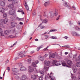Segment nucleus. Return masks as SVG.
Wrapping results in <instances>:
<instances>
[{
    "instance_id": "1",
    "label": "nucleus",
    "mask_w": 80,
    "mask_h": 80,
    "mask_svg": "<svg viewBox=\"0 0 80 80\" xmlns=\"http://www.w3.org/2000/svg\"><path fill=\"white\" fill-rule=\"evenodd\" d=\"M52 64L54 66H58V65H62V66L64 67L66 66V63L64 62H63L61 61H57V60H54L52 62Z\"/></svg>"
},
{
    "instance_id": "2",
    "label": "nucleus",
    "mask_w": 80,
    "mask_h": 80,
    "mask_svg": "<svg viewBox=\"0 0 80 80\" xmlns=\"http://www.w3.org/2000/svg\"><path fill=\"white\" fill-rule=\"evenodd\" d=\"M8 22V19L7 18H5L4 19H1L0 21V27H3V23L5 24L7 23Z\"/></svg>"
},
{
    "instance_id": "3",
    "label": "nucleus",
    "mask_w": 80,
    "mask_h": 80,
    "mask_svg": "<svg viewBox=\"0 0 80 80\" xmlns=\"http://www.w3.org/2000/svg\"><path fill=\"white\" fill-rule=\"evenodd\" d=\"M44 75V72L43 71H41L39 72L37 74V76L38 77H39V76H41V77H39V80H43V76Z\"/></svg>"
},
{
    "instance_id": "4",
    "label": "nucleus",
    "mask_w": 80,
    "mask_h": 80,
    "mask_svg": "<svg viewBox=\"0 0 80 80\" xmlns=\"http://www.w3.org/2000/svg\"><path fill=\"white\" fill-rule=\"evenodd\" d=\"M11 15L12 16V17L11 18V19L12 21L14 19L15 17L16 16V14H15V10L12 9V11H11Z\"/></svg>"
},
{
    "instance_id": "5",
    "label": "nucleus",
    "mask_w": 80,
    "mask_h": 80,
    "mask_svg": "<svg viewBox=\"0 0 80 80\" xmlns=\"http://www.w3.org/2000/svg\"><path fill=\"white\" fill-rule=\"evenodd\" d=\"M11 2L12 4L11 5V8H13V4H17V3H18V1L17 0H14L11 1Z\"/></svg>"
},
{
    "instance_id": "6",
    "label": "nucleus",
    "mask_w": 80,
    "mask_h": 80,
    "mask_svg": "<svg viewBox=\"0 0 80 80\" xmlns=\"http://www.w3.org/2000/svg\"><path fill=\"white\" fill-rule=\"evenodd\" d=\"M73 64V62L71 60H68L67 61V64L66 65V67H70V66L72 65Z\"/></svg>"
},
{
    "instance_id": "7",
    "label": "nucleus",
    "mask_w": 80,
    "mask_h": 80,
    "mask_svg": "<svg viewBox=\"0 0 80 80\" xmlns=\"http://www.w3.org/2000/svg\"><path fill=\"white\" fill-rule=\"evenodd\" d=\"M12 71L14 72L15 73L14 74V75H17L18 72H19V70L18 68H12Z\"/></svg>"
},
{
    "instance_id": "8",
    "label": "nucleus",
    "mask_w": 80,
    "mask_h": 80,
    "mask_svg": "<svg viewBox=\"0 0 80 80\" xmlns=\"http://www.w3.org/2000/svg\"><path fill=\"white\" fill-rule=\"evenodd\" d=\"M72 36L76 37L77 36H80V34L77 32L75 31H72Z\"/></svg>"
},
{
    "instance_id": "9",
    "label": "nucleus",
    "mask_w": 80,
    "mask_h": 80,
    "mask_svg": "<svg viewBox=\"0 0 80 80\" xmlns=\"http://www.w3.org/2000/svg\"><path fill=\"white\" fill-rule=\"evenodd\" d=\"M38 76H37V75H36L35 74L32 75L31 76V79H32V80H36Z\"/></svg>"
},
{
    "instance_id": "10",
    "label": "nucleus",
    "mask_w": 80,
    "mask_h": 80,
    "mask_svg": "<svg viewBox=\"0 0 80 80\" xmlns=\"http://www.w3.org/2000/svg\"><path fill=\"white\" fill-rule=\"evenodd\" d=\"M27 78V76L25 75H23L20 78V79L21 80H25Z\"/></svg>"
},
{
    "instance_id": "11",
    "label": "nucleus",
    "mask_w": 80,
    "mask_h": 80,
    "mask_svg": "<svg viewBox=\"0 0 80 80\" xmlns=\"http://www.w3.org/2000/svg\"><path fill=\"white\" fill-rule=\"evenodd\" d=\"M0 6H1V7H5V2L2 1H0Z\"/></svg>"
},
{
    "instance_id": "12",
    "label": "nucleus",
    "mask_w": 80,
    "mask_h": 80,
    "mask_svg": "<svg viewBox=\"0 0 80 80\" xmlns=\"http://www.w3.org/2000/svg\"><path fill=\"white\" fill-rule=\"evenodd\" d=\"M44 63L46 66H48L49 65H50V62L48 61L45 60L44 61Z\"/></svg>"
},
{
    "instance_id": "13",
    "label": "nucleus",
    "mask_w": 80,
    "mask_h": 80,
    "mask_svg": "<svg viewBox=\"0 0 80 80\" xmlns=\"http://www.w3.org/2000/svg\"><path fill=\"white\" fill-rule=\"evenodd\" d=\"M55 56H56V54L54 53L50 54V57L49 58H55Z\"/></svg>"
},
{
    "instance_id": "14",
    "label": "nucleus",
    "mask_w": 80,
    "mask_h": 80,
    "mask_svg": "<svg viewBox=\"0 0 80 80\" xmlns=\"http://www.w3.org/2000/svg\"><path fill=\"white\" fill-rule=\"evenodd\" d=\"M28 68L29 72H33L34 71V68L31 66H29Z\"/></svg>"
},
{
    "instance_id": "15",
    "label": "nucleus",
    "mask_w": 80,
    "mask_h": 80,
    "mask_svg": "<svg viewBox=\"0 0 80 80\" xmlns=\"http://www.w3.org/2000/svg\"><path fill=\"white\" fill-rule=\"evenodd\" d=\"M10 33V31L8 30H7L4 31V33L5 35H9Z\"/></svg>"
},
{
    "instance_id": "16",
    "label": "nucleus",
    "mask_w": 80,
    "mask_h": 80,
    "mask_svg": "<svg viewBox=\"0 0 80 80\" xmlns=\"http://www.w3.org/2000/svg\"><path fill=\"white\" fill-rule=\"evenodd\" d=\"M20 70L21 71H26L27 70V68L23 66L20 68Z\"/></svg>"
},
{
    "instance_id": "17",
    "label": "nucleus",
    "mask_w": 80,
    "mask_h": 80,
    "mask_svg": "<svg viewBox=\"0 0 80 80\" xmlns=\"http://www.w3.org/2000/svg\"><path fill=\"white\" fill-rule=\"evenodd\" d=\"M24 6L25 7L26 9L28 11V10H29V7H28V5H27V2H25Z\"/></svg>"
},
{
    "instance_id": "18",
    "label": "nucleus",
    "mask_w": 80,
    "mask_h": 80,
    "mask_svg": "<svg viewBox=\"0 0 80 80\" xmlns=\"http://www.w3.org/2000/svg\"><path fill=\"white\" fill-rule=\"evenodd\" d=\"M42 21V22L40 24V25H42L43 23H47L48 22V20L46 19H44Z\"/></svg>"
},
{
    "instance_id": "19",
    "label": "nucleus",
    "mask_w": 80,
    "mask_h": 80,
    "mask_svg": "<svg viewBox=\"0 0 80 80\" xmlns=\"http://www.w3.org/2000/svg\"><path fill=\"white\" fill-rule=\"evenodd\" d=\"M72 70L74 73H76L77 71V68L75 66H74L72 68Z\"/></svg>"
},
{
    "instance_id": "20",
    "label": "nucleus",
    "mask_w": 80,
    "mask_h": 80,
    "mask_svg": "<svg viewBox=\"0 0 80 80\" xmlns=\"http://www.w3.org/2000/svg\"><path fill=\"white\" fill-rule=\"evenodd\" d=\"M0 12H2V13H3L5 12V9L2 8H0Z\"/></svg>"
},
{
    "instance_id": "21",
    "label": "nucleus",
    "mask_w": 80,
    "mask_h": 80,
    "mask_svg": "<svg viewBox=\"0 0 80 80\" xmlns=\"http://www.w3.org/2000/svg\"><path fill=\"white\" fill-rule=\"evenodd\" d=\"M71 74L72 75V77L73 80H78V79L76 78L75 76L73 77V75L72 73H71Z\"/></svg>"
},
{
    "instance_id": "22",
    "label": "nucleus",
    "mask_w": 80,
    "mask_h": 80,
    "mask_svg": "<svg viewBox=\"0 0 80 80\" xmlns=\"http://www.w3.org/2000/svg\"><path fill=\"white\" fill-rule=\"evenodd\" d=\"M2 32H3V31H2V28H0V35L3 37L4 36V34L2 33Z\"/></svg>"
},
{
    "instance_id": "23",
    "label": "nucleus",
    "mask_w": 80,
    "mask_h": 80,
    "mask_svg": "<svg viewBox=\"0 0 80 80\" xmlns=\"http://www.w3.org/2000/svg\"><path fill=\"white\" fill-rule=\"evenodd\" d=\"M23 53V52H21L19 54V55L22 58V57H25V56L24 55H22Z\"/></svg>"
},
{
    "instance_id": "24",
    "label": "nucleus",
    "mask_w": 80,
    "mask_h": 80,
    "mask_svg": "<svg viewBox=\"0 0 80 80\" xmlns=\"http://www.w3.org/2000/svg\"><path fill=\"white\" fill-rule=\"evenodd\" d=\"M11 24L12 27H15V24H17V23L14 22H12L11 23Z\"/></svg>"
},
{
    "instance_id": "25",
    "label": "nucleus",
    "mask_w": 80,
    "mask_h": 80,
    "mask_svg": "<svg viewBox=\"0 0 80 80\" xmlns=\"http://www.w3.org/2000/svg\"><path fill=\"white\" fill-rule=\"evenodd\" d=\"M74 29H76V30H78L80 31V28L78 27V26H74Z\"/></svg>"
},
{
    "instance_id": "26",
    "label": "nucleus",
    "mask_w": 80,
    "mask_h": 80,
    "mask_svg": "<svg viewBox=\"0 0 80 80\" xmlns=\"http://www.w3.org/2000/svg\"><path fill=\"white\" fill-rule=\"evenodd\" d=\"M76 65L77 67H80V62H78L76 63Z\"/></svg>"
},
{
    "instance_id": "27",
    "label": "nucleus",
    "mask_w": 80,
    "mask_h": 80,
    "mask_svg": "<svg viewBox=\"0 0 80 80\" xmlns=\"http://www.w3.org/2000/svg\"><path fill=\"white\" fill-rule=\"evenodd\" d=\"M32 65L33 67H37V64H36V63H35V62H33L32 63Z\"/></svg>"
},
{
    "instance_id": "28",
    "label": "nucleus",
    "mask_w": 80,
    "mask_h": 80,
    "mask_svg": "<svg viewBox=\"0 0 80 80\" xmlns=\"http://www.w3.org/2000/svg\"><path fill=\"white\" fill-rule=\"evenodd\" d=\"M64 5L65 7H68V6L69 5V4L68 2H65L64 3Z\"/></svg>"
},
{
    "instance_id": "29",
    "label": "nucleus",
    "mask_w": 80,
    "mask_h": 80,
    "mask_svg": "<svg viewBox=\"0 0 80 80\" xmlns=\"http://www.w3.org/2000/svg\"><path fill=\"white\" fill-rule=\"evenodd\" d=\"M38 58L39 60H43V57H42L41 56H39L38 57Z\"/></svg>"
},
{
    "instance_id": "30",
    "label": "nucleus",
    "mask_w": 80,
    "mask_h": 80,
    "mask_svg": "<svg viewBox=\"0 0 80 80\" xmlns=\"http://www.w3.org/2000/svg\"><path fill=\"white\" fill-rule=\"evenodd\" d=\"M50 4V2H46L44 3V5L46 7V6H47L48 5H49Z\"/></svg>"
},
{
    "instance_id": "31",
    "label": "nucleus",
    "mask_w": 80,
    "mask_h": 80,
    "mask_svg": "<svg viewBox=\"0 0 80 80\" xmlns=\"http://www.w3.org/2000/svg\"><path fill=\"white\" fill-rule=\"evenodd\" d=\"M43 48V45H42L41 46L38 47L37 49V51L38 52V51H39V50H40V48Z\"/></svg>"
},
{
    "instance_id": "32",
    "label": "nucleus",
    "mask_w": 80,
    "mask_h": 80,
    "mask_svg": "<svg viewBox=\"0 0 80 80\" xmlns=\"http://www.w3.org/2000/svg\"><path fill=\"white\" fill-rule=\"evenodd\" d=\"M7 14L6 13H4L3 14V18H7Z\"/></svg>"
},
{
    "instance_id": "33",
    "label": "nucleus",
    "mask_w": 80,
    "mask_h": 80,
    "mask_svg": "<svg viewBox=\"0 0 80 80\" xmlns=\"http://www.w3.org/2000/svg\"><path fill=\"white\" fill-rule=\"evenodd\" d=\"M15 78L17 80H19V79H20V77L18 76H16L15 77Z\"/></svg>"
},
{
    "instance_id": "34",
    "label": "nucleus",
    "mask_w": 80,
    "mask_h": 80,
    "mask_svg": "<svg viewBox=\"0 0 80 80\" xmlns=\"http://www.w3.org/2000/svg\"><path fill=\"white\" fill-rule=\"evenodd\" d=\"M50 38H52V39H57L58 38L56 36H51Z\"/></svg>"
},
{
    "instance_id": "35",
    "label": "nucleus",
    "mask_w": 80,
    "mask_h": 80,
    "mask_svg": "<svg viewBox=\"0 0 80 80\" xmlns=\"http://www.w3.org/2000/svg\"><path fill=\"white\" fill-rule=\"evenodd\" d=\"M44 70H45L44 72L48 71V67H45L44 68Z\"/></svg>"
},
{
    "instance_id": "36",
    "label": "nucleus",
    "mask_w": 80,
    "mask_h": 80,
    "mask_svg": "<svg viewBox=\"0 0 80 80\" xmlns=\"http://www.w3.org/2000/svg\"><path fill=\"white\" fill-rule=\"evenodd\" d=\"M54 15L55 16H57L58 15V12H57V10H55Z\"/></svg>"
},
{
    "instance_id": "37",
    "label": "nucleus",
    "mask_w": 80,
    "mask_h": 80,
    "mask_svg": "<svg viewBox=\"0 0 80 80\" xmlns=\"http://www.w3.org/2000/svg\"><path fill=\"white\" fill-rule=\"evenodd\" d=\"M16 18L17 20H18L19 21H22L23 20V18H20L18 17H17Z\"/></svg>"
},
{
    "instance_id": "38",
    "label": "nucleus",
    "mask_w": 80,
    "mask_h": 80,
    "mask_svg": "<svg viewBox=\"0 0 80 80\" xmlns=\"http://www.w3.org/2000/svg\"><path fill=\"white\" fill-rule=\"evenodd\" d=\"M57 31V30L55 29H52L49 31V32H56Z\"/></svg>"
},
{
    "instance_id": "39",
    "label": "nucleus",
    "mask_w": 80,
    "mask_h": 80,
    "mask_svg": "<svg viewBox=\"0 0 80 80\" xmlns=\"http://www.w3.org/2000/svg\"><path fill=\"white\" fill-rule=\"evenodd\" d=\"M77 57V54L74 55L73 57V60H75L76 58V57Z\"/></svg>"
},
{
    "instance_id": "40",
    "label": "nucleus",
    "mask_w": 80,
    "mask_h": 80,
    "mask_svg": "<svg viewBox=\"0 0 80 80\" xmlns=\"http://www.w3.org/2000/svg\"><path fill=\"white\" fill-rule=\"evenodd\" d=\"M18 65L19 67H22L23 65V64L21 63H18Z\"/></svg>"
},
{
    "instance_id": "41",
    "label": "nucleus",
    "mask_w": 80,
    "mask_h": 80,
    "mask_svg": "<svg viewBox=\"0 0 80 80\" xmlns=\"http://www.w3.org/2000/svg\"><path fill=\"white\" fill-rule=\"evenodd\" d=\"M23 12V10L21 9L18 11V12Z\"/></svg>"
},
{
    "instance_id": "42",
    "label": "nucleus",
    "mask_w": 80,
    "mask_h": 80,
    "mask_svg": "<svg viewBox=\"0 0 80 80\" xmlns=\"http://www.w3.org/2000/svg\"><path fill=\"white\" fill-rule=\"evenodd\" d=\"M17 44V42H16L12 45L11 46V47H13L15 45Z\"/></svg>"
},
{
    "instance_id": "43",
    "label": "nucleus",
    "mask_w": 80,
    "mask_h": 80,
    "mask_svg": "<svg viewBox=\"0 0 80 80\" xmlns=\"http://www.w3.org/2000/svg\"><path fill=\"white\" fill-rule=\"evenodd\" d=\"M45 39H47L48 38V35H46L44 36Z\"/></svg>"
},
{
    "instance_id": "44",
    "label": "nucleus",
    "mask_w": 80,
    "mask_h": 80,
    "mask_svg": "<svg viewBox=\"0 0 80 80\" xmlns=\"http://www.w3.org/2000/svg\"><path fill=\"white\" fill-rule=\"evenodd\" d=\"M7 8L8 9L10 8V5H9L8 6H6Z\"/></svg>"
},
{
    "instance_id": "45",
    "label": "nucleus",
    "mask_w": 80,
    "mask_h": 80,
    "mask_svg": "<svg viewBox=\"0 0 80 80\" xmlns=\"http://www.w3.org/2000/svg\"><path fill=\"white\" fill-rule=\"evenodd\" d=\"M6 70H8V72H9V71H10V68L9 67H8L6 69Z\"/></svg>"
},
{
    "instance_id": "46",
    "label": "nucleus",
    "mask_w": 80,
    "mask_h": 80,
    "mask_svg": "<svg viewBox=\"0 0 80 80\" xmlns=\"http://www.w3.org/2000/svg\"><path fill=\"white\" fill-rule=\"evenodd\" d=\"M60 15L58 16V17L56 18L57 20H58V19L60 18Z\"/></svg>"
},
{
    "instance_id": "47",
    "label": "nucleus",
    "mask_w": 80,
    "mask_h": 80,
    "mask_svg": "<svg viewBox=\"0 0 80 80\" xmlns=\"http://www.w3.org/2000/svg\"><path fill=\"white\" fill-rule=\"evenodd\" d=\"M68 37L67 36H65L63 38H65V39H67L68 38Z\"/></svg>"
},
{
    "instance_id": "48",
    "label": "nucleus",
    "mask_w": 80,
    "mask_h": 80,
    "mask_svg": "<svg viewBox=\"0 0 80 80\" xmlns=\"http://www.w3.org/2000/svg\"><path fill=\"white\" fill-rule=\"evenodd\" d=\"M72 8H73L74 10H76V8H75V6H73L72 7Z\"/></svg>"
},
{
    "instance_id": "49",
    "label": "nucleus",
    "mask_w": 80,
    "mask_h": 80,
    "mask_svg": "<svg viewBox=\"0 0 80 80\" xmlns=\"http://www.w3.org/2000/svg\"><path fill=\"white\" fill-rule=\"evenodd\" d=\"M45 27L44 26H43L41 27V29H43V28H45Z\"/></svg>"
},
{
    "instance_id": "50",
    "label": "nucleus",
    "mask_w": 80,
    "mask_h": 80,
    "mask_svg": "<svg viewBox=\"0 0 80 80\" xmlns=\"http://www.w3.org/2000/svg\"><path fill=\"white\" fill-rule=\"evenodd\" d=\"M68 8H69V9H71V6H70V5H69L68 6Z\"/></svg>"
},
{
    "instance_id": "51",
    "label": "nucleus",
    "mask_w": 80,
    "mask_h": 80,
    "mask_svg": "<svg viewBox=\"0 0 80 80\" xmlns=\"http://www.w3.org/2000/svg\"><path fill=\"white\" fill-rule=\"evenodd\" d=\"M78 25H80V21H78Z\"/></svg>"
},
{
    "instance_id": "52",
    "label": "nucleus",
    "mask_w": 80,
    "mask_h": 80,
    "mask_svg": "<svg viewBox=\"0 0 80 80\" xmlns=\"http://www.w3.org/2000/svg\"><path fill=\"white\" fill-rule=\"evenodd\" d=\"M47 48H48V47H47V48H44L43 49L44 51H46V50H47Z\"/></svg>"
},
{
    "instance_id": "53",
    "label": "nucleus",
    "mask_w": 80,
    "mask_h": 80,
    "mask_svg": "<svg viewBox=\"0 0 80 80\" xmlns=\"http://www.w3.org/2000/svg\"><path fill=\"white\" fill-rule=\"evenodd\" d=\"M28 62L29 64H30L31 63V60L28 61Z\"/></svg>"
},
{
    "instance_id": "54",
    "label": "nucleus",
    "mask_w": 80,
    "mask_h": 80,
    "mask_svg": "<svg viewBox=\"0 0 80 80\" xmlns=\"http://www.w3.org/2000/svg\"><path fill=\"white\" fill-rule=\"evenodd\" d=\"M39 62V61H38V60H36L35 61V63H36V64H37V63H38Z\"/></svg>"
},
{
    "instance_id": "55",
    "label": "nucleus",
    "mask_w": 80,
    "mask_h": 80,
    "mask_svg": "<svg viewBox=\"0 0 80 80\" xmlns=\"http://www.w3.org/2000/svg\"><path fill=\"white\" fill-rule=\"evenodd\" d=\"M15 37H16L13 36L11 35L10 38H15Z\"/></svg>"
},
{
    "instance_id": "56",
    "label": "nucleus",
    "mask_w": 80,
    "mask_h": 80,
    "mask_svg": "<svg viewBox=\"0 0 80 80\" xmlns=\"http://www.w3.org/2000/svg\"><path fill=\"white\" fill-rule=\"evenodd\" d=\"M62 47H65L66 48H68V47L67 46H62Z\"/></svg>"
},
{
    "instance_id": "57",
    "label": "nucleus",
    "mask_w": 80,
    "mask_h": 80,
    "mask_svg": "<svg viewBox=\"0 0 80 80\" xmlns=\"http://www.w3.org/2000/svg\"><path fill=\"white\" fill-rule=\"evenodd\" d=\"M50 14L51 15H53V12H50Z\"/></svg>"
},
{
    "instance_id": "58",
    "label": "nucleus",
    "mask_w": 80,
    "mask_h": 80,
    "mask_svg": "<svg viewBox=\"0 0 80 80\" xmlns=\"http://www.w3.org/2000/svg\"><path fill=\"white\" fill-rule=\"evenodd\" d=\"M47 54H46L45 55L43 56V57H44V58H45V57H47Z\"/></svg>"
},
{
    "instance_id": "59",
    "label": "nucleus",
    "mask_w": 80,
    "mask_h": 80,
    "mask_svg": "<svg viewBox=\"0 0 80 80\" xmlns=\"http://www.w3.org/2000/svg\"><path fill=\"white\" fill-rule=\"evenodd\" d=\"M64 53H65V55H67V54H68V52H65Z\"/></svg>"
},
{
    "instance_id": "60",
    "label": "nucleus",
    "mask_w": 80,
    "mask_h": 80,
    "mask_svg": "<svg viewBox=\"0 0 80 80\" xmlns=\"http://www.w3.org/2000/svg\"><path fill=\"white\" fill-rule=\"evenodd\" d=\"M19 24H20V25H23V22H19Z\"/></svg>"
},
{
    "instance_id": "61",
    "label": "nucleus",
    "mask_w": 80,
    "mask_h": 80,
    "mask_svg": "<svg viewBox=\"0 0 80 80\" xmlns=\"http://www.w3.org/2000/svg\"><path fill=\"white\" fill-rule=\"evenodd\" d=\"M35 41H36V42H37V41H38V39H35Z\"/></svg>"
},
{
    "instance_id": "62",
    "label": "nucleus",
    "mask_w": 80,
    "mask_h": 80,
    "mask_svg": "<svg viewBox=\"0 0 80 80\" xmlns=\"http://www.w3.org/2000/svg\"><path fill=\"white\" fill-rule=\"evenodd\" d=\"M8 62H9V60H7L6 62V63H8Z\"/></svg>"
},
{
    "instance_id": "63",
    "label": "nucleus",
    "mask_w": 80,
    "mask_h": 80,
    "mask_svg": "<svg viewBox=\"0 0 80 80\" xmlns=\"http://www.w3.org/2000/svg\"><path fill=\"white\" fill-rule=\"evenodd\" d=\"M34 53V51H32L31 52V53Z\"/></svg>"
},
{
    "instance_id": "64",
    "label": "nucleus",
    "mask_w": 80,
    "mask_h": 80,
    "mask_svg": "<svg viewBox=\"0 0 80 80\" xmlns=\"http://www.w3.org/2000/svg\"><path fill=\"white\" fill-rule=\"evenodd\" d=\"M22 12V13L23 14H23H24V12H23V11H22V12Z\"/></svg>"
}]
</instances>
